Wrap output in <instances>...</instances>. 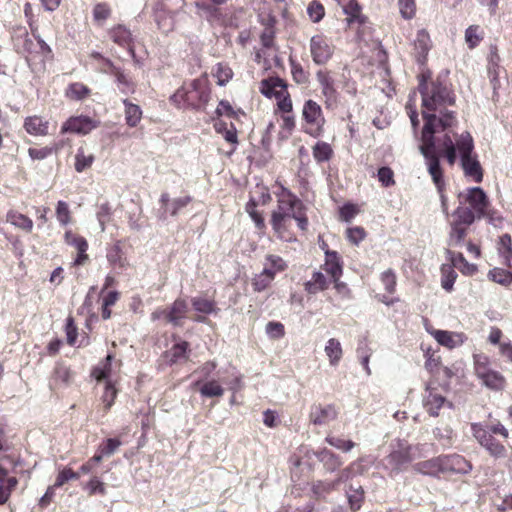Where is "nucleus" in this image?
Segmentation results:
<instances>
[{
  "instance_id": "obj_59",
  "label": "nucleus",
  "mask_w": 512,
  "mask_h": 512,
  "mask_svg": "<svg viewBox=\"0 0 512 512\" xmlns=\"http://www.w3.org/2000/svg\"><path fill=\"white\" fill-rule=\"evenodd\" d=\"M79 476V472H74L70 468H64L58 473L54 487H61L69 480H77Z\"/></svg>"
},
{
  "instance_id": "obj_35",
  "label": "nucleus",
  "mask_w": 512,
  "mask_h": 512,
  "mask_svg": "<svg viewBox=\"0 0 512 512\" xmlns=\"http://www.w3.org/2000/svg\"><path fill=\"white\" fill-rule=\"evenodd\" d=\"M331 366H337L342 358L343 350L339 340L330 338L324 348Z\"/></svg>"
},
{
  "instance_id": "obj_27",
  "label": "nucleus",
  "mask_w": 512,
  "mask_h": 512,
  "mask_svg": "<svg viewBox=\"0 0 512 512\" xmlns=\"http://www.w3.org/2000/svg\"><path fill=\"white\" fill-rule=\"evenodd\" d=\"M24 128L31 135L45 136L48 134L49 122L40 116H30L25 119Z\"/></svg>"
},
{
  "instance_id": "obj_14",
  "label": "nucleus",
  "mask_w": 512,
  "mask_h": 512,
  "mask_svg": "<svg viewBox=\"0 0 512 512\" xmlns=\"http://www.w3.org/2000/svg\"><path fill=\"white\" fill-rule=\"evenodd\" d=\"M190 196H183L170 199L168 193H162L160 197L161 215L160 218L165 219L167 214L176 216L183 208L191 202Z\"/></svg>"
},
{
  "instance_id": "obj_12",
  "label": "nucleus",
  "mask_w": 512,
  "mask_h": 512,
  "mask_svg": "<svg viewBox=\"0 0 512 512\" xmlns=\"http://www.w3.org/2000/svg\"><path fill=\"white\" fill-rule=\"evenodd\" d=\"M432 47V42L429 33L425 29L418 30L416 37L413 41L412 55L416 62L424 65L427 61V55Z\"/></svg>"
},
{
  "instance_id": "obj_47",
  "label": "nucleus",
  "mask_w": 512,
  "mask_h": 512,
  "mask_svg": "<svg viewBox=\"0 0 512 512\" xmlns=\"http://www.w3.org/2000/svg\"><path fill=\"white\" fill-rule=\"evenodd\" d=\"M272 274L269 270L263 269V271L257 274L252 282L254 290L257 292H261L265 290L273 281Z\"/></svg>"
},
{
  "instance_id": "obj_51",
  "label": "nucleus",
  "mask_w": 512,
  "mask_h": 512,
  "mask_svg": "<svg viewBox=\"0 0 512 512\" xmlns=\"http://www.w3.org/2000/svg\"><path fill=\"white\" fill-rule=\"evenodd\" d=\"M337 485L335 481H317L313 483L312 491L318 497H324L325 494H328L332 491L337 490Z\"/></svg>"
},
{
  "instance_id": "obj_55",
  "label": "nucleus",
  "mask_w": 512,
  "mask_h": 512,
  "mask_svg": "<svg viewBox=\"0 0 512 512\" xmlns=\"http://www.w3.org/2000/svg\"><path fill=\"white\" fill-rule=\"evenodd\" d=\"M499 251L505 258L506 264L512 266L511 237L508 234H504L500 237Z\"/></svg>"
},
{
  "instance_id": "obj_26",
  "label": "nucleus",
  "mask_w": 512,
  "mask_h": 512,
  "mask_svg": "<svg viewBox=\"0 0 512 512\" xmlns=\"http://www.w3.org/2000/svg\"><path fill=\"white\" fill-rule=\"evenodd\" d=\"M109 35H110V38L113 40V42H115L116 44H118L122 47L127 48L129 50V52L134 54V49H133V45H132V42H133L132 33L125 26L118 25V26L114 27L113 29L110 30Z\"/></svg>"
},
{
  "instance_id": "obj_7",
  "label": "nucleus",
  "mask_w": 512,
  "mask_h": 512,
  "mask_svg": "<svg viewBox=\"0 0 512 512\" xmlns=\"http://www.w3.org/2000/svg\"><path fill=\"white\" fill-rule=\"evenodd\" d=\"M472 434L478 443L485 448L492 457L505 458L507 449L499 443L491 433L478 423L471 424Z\"/></svg>"
},
{
  "instance_id": "obj_10",
  "label": "nucleus",
  "mask_w": 512,
  "mask_h": 512,
  "mask_svg": "<svg viewBox=\"0 0 512 512\" xmlns=\"http://www.w3.org/2000/svg\"><path fill=\"white\" fill-rule=\"evenodd\" d=\"M338 416V411L334 405L314 404L311 406L309 421L316 426L328 425Z\"/></svg>"
},
{
  "instance_id": "obj_21",
  "label": "nucleus",
  "mask_w": 512,
  "mask_h": 512,
  "mask_svg": "<svg viewBox=\"0 0 512 512\" xmlns=\"http://www.w3.org/2000/svg\"><path fill=\"white\" fill-rule=\"evenodd\" d=\"M188 304L184 299H176L166 313V321L173 326H182V320L186 318Z\"/></svg>"
},
{
  "instance_id": "obj_13",
  "label": "nucleus",
  "mask_w": 512,
  "mask_h": 512,
  "mask_svg": "<svg viewBox=\"0 0 512 512\" xmlns=\"http://www.w3.org/2000/svg\"><path fill=\"white\" fill-rule=\"evenodd\" d=\"M107 66L105 72L115 77L117 88L122 94L129 95L135 92L136 85L125 71L110 61H107Z\"/></svg>"
},
{
  "instance_id": "obj_44",
  "label": "nucleus",
  "mask_w": 512,
  "mask_h": 512,
  "mask_svg": "<svg viewBox=\"0 0 512 512\" xmlns=\"http://www.w3.org/2000/svg\"><path fill=\"white\" fill-rule=\"evenodd\" d=\"M483 39V31L478 25H471L465 31V42L470 49H474Z\"/></svg>"
},
{
  "instance_id": "obj_52",
  "label": "nucleus",
  "mask_w": 512,
  "mask_h": 512,
  "mask_svg": "<svg viewBox=\"0 0 512 512\" xmlns=\"http://www.w3.org/2000/svg\"><path fill=\"white\" fill-rule=\"evenodd\" d=\"M215 76L217 78V84L224 86L232 79L233 71L228 65L219 63L216 66Z\"/></svg>"
},
{
  "instance_id": "obj_60",
  "label": "nucleus",
  "mask_w": 512,
  "mask_h": 512,
  "mask_svg": "<svg viewBox=\"0 0 512 512\" xmlns=\"http://www.w3.org/2000/svg\"><path fill=\"white\" fill-rule=\"evenodd\" d=\"M442 274H443L442 281H441L442 288L445 289L446 291H451L453 288L454 282L457 278V274L451 267H445V266L442 268Z\"/></svg>"
},
{
  "instance_id": "obj_1",
  "label": "nucleus",
  "mask_w": 512,
  "mask_h": 512,
  "mask_svg": "<svg viewBox=\"0 0 512 512\" xmlns=\"http://www.w3.org/2000/svg\"><path fill=\"white\" fill-rule=\"evenodd\" d=\"M419 91L422 97V116L425 120L420 152L425 158L428 172L441 194L442 205L446 210V199L442 194L445 183L439 157L435 151L434 134L456 125L455 112L450 109L455 106L456 97L450 85L440 77L429 83L420 82Z\"/></svg>"
},
{
  "instance_id": "obj_37",
  "label": "nucleus",
  "mask_w": 512,
  "mask_h": 512,
  "mask_svg": "<svg viewBox=\"0 0 512 512\" xmlns=\"http://www.w3.org/2000/svg\"><path fill=\"white\" fill-rule=\"evenodd\" d=\"M125 105V120L130 127H135L141 120L142 111L136 104L129 102L127 99L123 100Z\"/></svg>"
},
{
  "instance_id": "obj_2",
  "label": "nucleus",
  "mask_w": 512,
  "mask_h": 512,
  "mask_svg": "<svg viewBox=\"0 0 512 512\" xmlns=\"http://www.w3.org/2000/svg\"><path fill=\"white\" fill-rule=\"evenodd\" d=\"M210 99L209 81L206 75L192 80L189 84H183L170 97V101L178 107L199 109L206 105Z\"/></svg>"
},
{
  "instance_id": "obj_19",
  "label": "nucleus",
  "mask_w": 512,
  "mask_h": 512,
  "mask_svg": "<svg viewBox=\"0 0 512 512\" xmlns=\"http://www.w3.org/2000/svg\"><path fill=\"white\" fill-rule=\"evenodd\" d=\"M316 79L321 87L323 96L326 98V102L335 101L337 90L331 73L327 70H319L316 73Z\"/></svg>"
},
{
  "instance_id": "obj_5",
  "label": "nucleus",
  "mask_w": 512,
  "mask_h": 512,
  "mask_svg": "<svg viewBox=\"0 0 512 512\" xmlns=\"http://www.w3.org/2000/svg\"><path fill=\"white\" fill-rule=\"evenodd\" d=\"M475 373L482 381V384L492 390H502L505 387L504 376L488 366V359L485 356L474 357Z\"/></svg>"
},
{
  "instance_id": "obj_29",
  "label": "nucleus",
  "mask_w": 512,
  "mask_h": 512,
  "mask_svg": "<svg viewBox=\"0 0 512 512\" xmlns=\"http://www.w3.org/2000/svg\"><path fill=\"white\" fill-rule=\"evenodd\" d=\"M427 395L424 399V407L431 416H438L440 408L446 402L445 397L436 393L433 389L427 386Z\"/></svg>"
},
{
  "instance_id": "obj_62",
  "label": "nucleus",
  "mask_w": 512,
  "mask_h": 512,
  "mask_svg": "<svg viewBox=\"0 0 512 512\" xmlns=\"http://www.w3.org/2000/svg\"><path fill=\"white\" fill-rule=\"evenodd\" d=\"M399 9L403 18L411 19L415 15L416 5L414 0H399Z\"/></svg>"
},
{
  "instance_id": "obj_36",
  "label": "nucleus",
  "mask_w": 512,
  "mask_h": 512,
  "mask_svg": "<svg viewBox=\"0 0 512 512\" xmlns=\"http://www.w3.org/2000/svg\"><path fill=\"white\" fill-rule=\"evenodd\" d=\"M6 221L27 233L33 229V221L17 211L10 210L6 215Z\"/></svg>"
},
{
  "instance_id": "obj_20",
  "label": "nucleus",
  "mask_w": 512,
  "mask_h": 512,
  "mask_svg": "<svg viewBox=\"0 0 512 512\" xmlns=\"http://www.w3.org/2000/svg\"><path fill=\"white\" fill-rule=\"evenodd\" d=\"M435 340L442 346L453 349L464 343L465 337L462 333L450 332L445 330L429 331Z\"/></svg>"
},
{
  "instance_id": "obj_57",
  "label": "nucleus",
  "mask_w": 512,
  "mask_h": 512,
  "mask_svg": "<svg viewBox=\"0 0 512 512\" xmlns=\"http://www.w3.org/2000/svg\"><path fill=\"white\" fill-rule=\"evenodd\" d=\"M121 446V441L116 438H109L106 440L104 444L99 447L100 453L98 455H102L103 457H109L113 455L116 450Z\"/></svg>"
},
{
  "instance_id": "obj_48",
  "label": "nucleus",
  "mask_w": 512,
  "mask_h": 512,
  "mask_svg": "<svg viewBox=\"0 0 512 512\" xmlns=\"http://www.w3.org/2000/svg\"><path fill=\"white\" fill-rule=\"evenodd\" d=\"M307 14L312 22L318 23L325 15L324 6L318 0H312L307 6Z\"/></svg>"
},
{
  "instance_id": "obj_32",
  "label": "nucleus",
  "mask_w": 512,
  "mask_h": 512,
  "mask_svg": "<svg viewBox=\"0 0 512 512\" xmlns=\"http://www.w3.org/2000/svg\"><path fill=\"white\" fill-rule=\"evenodd\" d=\"M191 305L196 312L202 314H217L219 311L216 302L204 295L193 297L191 299Z\"/></svg>"
},
{
  "instance_id": "obj_49",
  "label": "nucleus",
  "mask_w": 512,
  "mask_h": 512,
  "mask_svg": "<svg viewBox=\"0 0 512 512\" xmlns=\"http://www.w3.org/2000/svg\"><path fill=\"white\" fill-rule=\"evenodd\" d=\"M325 440L329 445L343 452H349L356 446L352 440H345L333 435H328Z\"/></svg>"
},
{
  "instance_id": "obj_50",
  "label": "nucleus",
  "mask_w": 512,
  "mask_h": 512,
  "mask_svg": "<svg viewBox=\"0 0 512 512\" xmlns=\"http://www.w3.org/2000/svg\"><path fill=\"white\" fill-rule=\"evenodd\" d=\"M111 12V8L107 3H98L93 8V19L98 25H103L111 16Z\"/></svg>"
},
{
  "instance_id": "obj_63",
  "label": "nucleus",
  "mask_w": 512,
  "mask_h": 512,
  "mask_svg": "<svg viewBox=\"0 0 512 512\" xmlns=\"http://www.w3.org/2000/svg\"><path fill=\"white\" fill-rule=\"evenodd\" d=\"M56 217L62 225H67L70 222V210L66 202L58 201L56 207Z\"/></svg>"
},
{
  "instance_id": "obj_31",
  "label": "nucleus",
  "mask_w": 512,
  "mask_h": 512,
  "mask_svg": "<svg viewBox=\"0 0 512 512\" xmlns=\"http://www.w3.org/2000/svg\"><path fill=\"white\" fill-rule=\"evenodd\" d=\"M107 261L114 269H125L128 265L127 259L124 257L119 242L115 243L107 249Z\"/></svg>"
},
{
  "instance_id": "obj_18",
  "label": "nucleus",
  "mask_w": 512,
  "mask_h": 512,
  "mask_svg": "<svg viewBox=\"0 0 512 512\" xmlns=\"http://www.w3.org/2000/svg\"><path fill=\"white\" fill-rule=\"evenodd\" d=\"M287 86L284 81L278 77L264 79L260 83V92L266 97L280 99L286 94Z\"/></svg>"
},
{
  "instance_id": "obj_38",
  "label": "nucleus",
  "mask_w": 512,
  "mask_h": 512,
  "mask_svg": "<svg viewBox=\"0 0 512 512\" xmlns=\"http://www.w3.org/2000/svg\"><path fill=\"white\" fill-rule=\"evenodd\" d=\"M287 268L286 262L278 255L268 254L265 257L264 268L270 271L272 274V278H275V275L278 272H282Z\"/></svg>"
},
{
  "instance_id": "obj_34",
  "label": "nucleus",
  "mask_w": 512,
  "mask_h": 512,
  "mask_svg": "<svg viewBox=\"0 0 512 512\" xmlns=\"http://www.w3.org/2000/svg\"><path fill=\"white\" fill-rule=\"evenodd\" d=\"M349 506L352 511H358L364 500V490L361 485L349 484L345 490Z\"/></svg>"
},
{
  "instance_id": "obj_64",
  "label": "nucleus",
  "mask_w": 512,
  "mask_h": 512,
  "mask_svg": "<svg viewBox=\"0 0 512 512\" xmlns=\"http://www.w3.org/2000/svg\"><path fill=\"white\" fill-rule=\"evenodd\" d=\"M378 180L384 187H390L394 185V173L389 167H381L378 170Z\"/></svg>"
},
{
  "instance_id": "obj_53",
  "label": "nucleus",
  "mask_w": 512,
  "mask_h": 512,
  "mask_svg": "<svg viewBox=\"0 0 512 512\" xmlns=\"http://www.w3.org/2000/svg\"><path fill=\"white\" fill-rule=\"evenodd\" d=\"M488 278L501 285H509L512 282V275L500 268H494L489 271Z\"/></svg>"
},
{
  "instance_id": "obj_4",
  "label": "nucleus",
  "mask_w": 512,
  "mask_h": 512,
  "mask_svg": "<svg viewBox=\"0 0 512 512\" xmlns=\"http://www.w3.org/2000/svg\"><path fill=\"white\" fill-rule=\"evenodd\" d=\"M304 208L302 201L291 192L284 190L278 199L277 209L272 212L271 225L279 235L289 226L298 212Z\"/></svg>"
},
{
  "instance_id": "obj_22",
  "label": "nucleus",
  "mask_w": 512,
  "mask_h": 512,
  "mask_svg": "<svg viewBox=\"0 0 512 512\" xmlns=\"http://www.w3.org/2000/svg\"><path fill=\"white\" fill-rule=\"evenodd\" d=\"M95 128L94 122L89 117L70 118L63 126L62 132H73L78 134H87Z\"/></svg>"
},
{
  "instance_id": "obj_11",
  "label": "nucleus",
  "mask_w": 512,
  "mask_h": 512,
  "mask_svg": "<svg viewBox=\"0 0 512 512\" xmlns=\"http://www.w3.org/2000/svg\"><path fill=\"white\" fill-rule=\"evenodd\" d=\"M465 200L470 208L475 211L477 218L485 217L489 207L487 195L480 187H473L467 190Z\"/></svg>"
},
{
  "instance_id": "obj_6",
  "label": "nucleus",
  "mask_w": 512,
  "mask_h": 512,
  "mask_svg": "<svg viewBox=\"0 0 512 512\" xmlns=\"http://www.w3.org/2000/svg\"><path fill=\"white\" fill-rule=\"evenodd\" d=\"M302 116L305 121V132L313 137L320 136L325 123L320 105L314 100H307L303 105Z\"/></svg>"
},
{
  "instance_id": "obj_30",
  "label": "nucleus",
  "mask_w": 512,
  "mask_h": 512,
  "mask_svg": "<svg viewBox=\"0 0 512 512\" xmlns=\"http://www.w3.org/2000/svg\"><path fill=\"white\" fill-rule=\"evenodd\" d=\"M330 282L331 279L328 280L322 272L315 271L312 274L311 279L305 282L304 288L307 293L316 294L320 291L326 290L329 287Z\"/></svg>"
},
{
  "instance_id": "obj_54",
  "label": "nucleus",
  "mask_w": 512,
  "mask_h": 512,
  "mask_svg": "<svg viewBox=\"0 0 512 512\" xmlns=\"http://www.w3.org/2000/svg\"><path fill=\"white\" fill-rule=\"evenodd\" d=\"M89 93V88L84 84L78 82L71 84L67 90V95L75 100H82L85 97H87Z\"/></svg>"
},
{
  "instance_id": "obj_39",
  "label": "nucleus",
  "mask_w": 512,
  "mask_h": 512,
  "mask_svg": "<svg viewBox=\"0 0 512 512\" xmlns=\"http://www.w3.org/2000/svg\"><path fill=\"white\" fill-rule=\"evenodd\" d=\"M467 235V228L460 226L459 223H451V230L448 237V245L450 247L461 246Z\"/></svg>"
},
{
  "instance_id": "obj_42",
  "label": "nucleus",
  "mask_w": 512,
  "mask_h": 512,
  "mask_svg": "<svg viewBox=\"0 0 512 512\" xmlns=\"http://www.w3.org/2000/svg\"><path fill=\"white\" fill-rule=\"evenodd\" d=\"M312 152L314 159L319 163L329 161L333 155V150L330 144L323 141L317 142L314 145Z\"/></svg>"
},
{
  "instance_id": "obj_40",
  "label": "nucleus",
  "mask_w": 512,
  "mask_h": 512,
  "mask_svg": "<svg viewBox=\"0 0 512 512\" xmlns=\"http://www.w3.org/2000/svg\"><path fill=\"white\" fill-rule=\"evenodd\" d=\"M17 485L18 480L16 477L0 478V505L7 503Z\"/></svg>"
},
{
  "instance_id": "obj_33",
  "label": "nucleus",
  "mask_w": 512,
  "mask_h": 512,
  "mask_svg": "<svg viewBox=\"0 0 512 512\" xmlns=\"http://www.w3.org/2000/svg\"><path fill=\"white\" fill-rule=\"evenodd\" d=\"M447 256L452 265L460 270L463 274L472 275L476 272V265L469 263L462 253L447 250Z\"/></svg>"
},
{
  "instance_id": "obj_45",
  "label": "nucleus",
  "mask_w": 512,
  "mask_h": 512,
  "mask_svg": "<svg viewBox=\"0 0 512 512\" xmlns=\"http://www.w3.org/2000/svg\"><path fill=\"white\" fill-rule=\"evenodd\" d=\"M94 162V155L88 154L86 155L84 153V150L82 148L78 149L76 155H75V170L79 173L85 171L86 169L90 168L91 165Z\"/></svg>"
},
{
  "instance_id": "obj_25",
  "label": "nucleus",
  "mask_w": 512,
  "mask_h": 512,
  "mask_svg": "<svg viewBox=\"0 0 512 512\" xmlns=\"http://www.w3.org/2000/svg\"><path fill=\"white\" fill-rule=\"evenodd\" d=\"M442 456L421 461L413 465V470L428 476H437L443 473Z\"/></svg>"
},
{
  "instance_id": "obj_17",
  "label": "nucleus",
  "mask_w": 512,
  "mask_h": 512,
  "mask_svg": "<svg viewBox=\"0 0 512 512\" xmlns=\"http://www.w3.org/2000/svg\"><path fill=\"white\" fill-rule=\"evenodd\" d=\"M74 373L71 369L61 363H58L53 371L51 380H50V388H66L73 383Z\"/></svg>"
},
{
  "instance_id": "obj_9",
  "label": "nucleus",
  "mask_w": 512,
  "mask_h": 512,
  "mask_svg": "<svg viewBox=\"0 0 512 512\" xmlns=\"http://www.w3.org/2000/svg\"><path fill=\"white\" fill-rule=\"evenodd\" d=\"M17 46L26 57L40 53L50 52V47L39 36L31 38L27 32H24L17 39Z\"/></svg>"
},
{
  "instance_id": "obj_24",
  "label": "nucleus",
  "mask_w": 512,
  "mask_h": 512,
  "mask_svg": "<svg viewBox=\"0 0 512 512\" xmlns=\"http://www.w3.org/2000/svg\"><path fill=\"white\" fill-rule=\"evenodd\" d=\"M342 6L343 12L345 13L346 21L348 25L357 23L361 25L364 23V17L361 13V7L357 0H339Z\"/></svg>"
},
{
  "instance_id": "obj_43",
  "label": "nucleus",
  "mask_w": 512,
  "mask_h": 512,
  "mask_svg": "<svg viewBox=\"0 0 512 512\" xmlns=\"http://www.w3.org/2000/svg\"><path fill=\"white\" fill-rule=\"evenodd\" d=\"M199 391L203 397L207 398L221 397L224 394V388L216 380L203 383Z\"/></svg>"
},
{
  "instance_id": "obj_15",
  "label": "nucleus",
  "mask_w": 512,
  "mask_h": 512,
  "mask_svg": "<svg viewBox=\"0 0 512 512\" xmlns=\"http://www.w3.org/2000/svg\"><path fill=\"white\" fill-rule=\"evenodd\" d=\"M443 474L460 473L466 474L471 471L472 465L463 456L458 454L442 456Z\"/></svg>"
},
{
  "instance_id": "obj_3",
  "label": "nucleus",
  "mask_w": 512,
  "mask_h": 512,
  "mask_svg": "<svg viewBox=\"0 0 512 512\" xmlns=\"http://www.w3.org/2000/svg\"><path fill=\"white\" fill-rule=\"evenodd\" d=\"M457 149L464 175L476 183L482 182L483 169L474 152V141L469 132H463L457 137Z\"/></svg>"
},
{
  "instance_id": "obj_56",
  "label": "nucleus",
  "mask_w": 512,
  "mask_h": 512,
  "mask_svg": "<svg viewBox=\"0 0 512 512\" xmlns=\"http://www.w3.org/2000/svg\"><path fill=\"white\" fill-rule=\"evenodd\" d=\"M112 358H113L112 355H110V354L107 355L106 362L102 366H99V367H96V368L93 369L92 376L97 381L107 380L109 378V374H110V371H111V361H112Z\"/></svg>"
},
{
  "instance_id": "obj_28",
  "label": "nucleus",
  "mask_w": 512,
  "mask_h": 512,
  "mask_svg": "<svg viewBox=\"0 0 512 512\" xmlns=\"http://www.w3.org/2000/svg\"><path fill=\"white\" fill-rule=\"evenodd\" d=\"M316 458L322 463L328 472H334L343 464L341 458L332 451L324 448L315 453Z\"/></svg>"
},
{
  "instance_id": "obj_58",
  "label": "nucleus",
  "mask_w": 512,
  "mask_h": 512,
  "mask_svg": "<svg viewBox=\"0 0 512 512\" xmlns=\"http://www.w3.org/2000/svg\"><path fill=\"white\" fill-rule=\"evenodd\" d=\"M116 395H117V390L111 384L110 381H107L106 382V386H105V391H104V394L102 396V401L104 403L105 412H107L112 407V405L114 404V400L116 398Z\"/></svg>"
},
{
  "instance_id": "obj_61",
  "label": "nucleus",
  "mask_w": 512,
  "mask_h": 512,
  "mask_svg": "<svg viewBox=\"0 0 512 512\" xmlns=\"http://www.w3.org/2000/svg\"><path fill=\"white\" fill-rule=\"evenodd\" d=\"M381 281L385 287V290L392 294L396 289V275L393 270L388 269L384 271L381 275Z\"/></svg>"
},
{
  "instance_id": "obj_16",
  "label": "nucleus",
  "mask_w": 512,
  "mask_h": 512,
  "mask_svg": "<svg viewBox=\"0 0 512 512\" xmlns=\"http://www.w3.org/2000/svg\"><path fill=\"white\" fill-rule=\"evenodd\" d=\"M386 462L387 466L391 468V472L397 474L402 471L404 465L412 462V456H409L404 443L399 442L398 449L392 451L386 457Z\"/></svg>"
},
{
  "instance_id": "obj_23",
  "label": "nucleus",
  "mask_w": 512,
  "mask_h": 512,
  "mask_svg": "<svg viewBox=\"0 0 512 512\" xmlns=\"http://www.w3.org/2000/svg\"><path fill=\"white\" fill-rule=\"evenodd\" d=\"M323 269L330 276L331 281H337L342 276V265L338 253L335 251H325V263Z\"/></svg>"
},
{
  "instance_id": "obj_41",
  "label": "nucleus",
  "mask_w": 512,
  "mask_h": 512,
  "mask_svg": "<svg viewBox=\"0 0 512 512\" xmlns=\"http://www.w3.org/2000/svg\"><path fill=\"white\" fill-rule=\"evenodd\" d=\"M453 215L456 218V220L453 223H459L460 226H469L477 218L475 211L472 210L470 207L460 206L455 210Z\"/></svg>"
},
{
  "instance_id": "obj_8",
  "label": "nucleus",
  "mask_w": 512,
  "mask_h": 512,
  "mask_svg": "<svg viewBox=\"0 0 512 512\" xmlns=\"http://www.w3.org/2000/svg\"><path fill=\"white\" fill-rule=\"evenodd\" d=\"M310 53L314 63L323 65L332 57L333 46L325 36L315 35L310 40Z\"/></svg>"
},
{
  "instance_id": "obj_46",
  "label": "nucleus",
  "mask_w": 512,
  "mask_h": 512,
  "mask_svg": "<svg viewBox=\"0 0 512 512\" xmlns=\"http://www.w3.org/2000/svg\"><path fill=\"white\" fill-rule=\"evenodd\" d=\"M189 349V343L186 341H180L173 345L169 351L170 361L176 363L182 359H187V353Z\"/></svg>"
}]
</instances>
